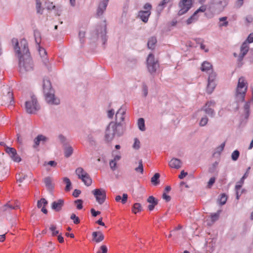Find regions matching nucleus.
<instances>
[{
  "label": "nucleus",
  "mask_w": 253,
  "mask_h": 253,
  "mask_svg": "<svg viewBox=\"0 0 253 253\" xmlns=\"http://www.w3.org/2000/svg\"><path fill=\"white\" fill-rule=\"evenodd\" d=\"M108 249L105 245H101L100 250L97 251L96 253H107Z\"/></svg>",
  "instance_id": "4d7b16f0"
},
{
  "label": "nucleus",
  "mask_w": 253,
  "mask_h": 253,
  "mask_svg": "<svg viewBox=\"0 0 253 253\" xmlns=\"http://www.w3.org/2000/svg\"><path fill=\"white\" fill-rule=\"evenodd\" d=\"M196 13H194L186 21L187 25L191 24V23L195 22L197 20Z\"/></svg>",
  "instance_id": "37998d69"
},
{
  "label": "nucleus",
  "mask_w": 253,
  "mask_h": 253,
  "mask_svg": "<svg viewBox=\"0 0 253 253\" xmlns=\"http://www.w3.org/2000/svg\"><path fill=\"white\" fill-rule=\"evenodd\" d=\"M18 68L19 71L21 74H24L27 72H31L34 70V65L31 55L25 54V56L21 55L18 52Z\"/></svg>",
  "instance_id": "f03ea898"
},
{
  "label": "nucleus",
  "mask_w": 253,
  "mask_h": 253,
  "mask_svg": "<svg viewBox=\"0 0 253 253\" xmlns=\"http://www.w3.org/2000/svg\"><path fill=\"white\" fill-rule=\"evenodd\" d=\"M212 67L211 64L208 62L205 61L203 63L201 69L202 71H210Z\"/></svg>",
  "instance_id": "c9c22d12"
},
{
  "label": "nucleus",
  "mask_w": 253,
  "mask_h": 253,
  "mask_svg": "<svg viewBox=\"0 0 253 253\" xmlns=\"http://www.w3.org/2000/svg\"><path fill=\"white\" fill-rule=\"evenodd\" d=\"M85 32L84 31H80L79 33V38L81 43H83L84 42L83 39L85 37Z\"/></svg>",
  "instance_id": "bf43d9fd"
},
{
  "label": "nucleus",
  "mask_w": 253,
  "mask_h": 253,
  "mask_svg": "<svg viewBox=\"0 0 253 253\" xmlns=\"http://www.w3.org/2000/svg\"><path fill=\"white\" fill-rule=\"evenodd\" d=\"M220 212V211H218L217 213H214L211 214V219L212 222H214L218 219Z\"/></svg>",
  "instance_id": "864d4df0"
},
{
  "label": "nucleus",
  "mask_w": 253,
  "mask_h": 253,
  "mask_svg": "<svg viewBox=\"0 0 253 253\" xmlns=\"http://www.w3.org/2000/svg\"><path fill=\"white\" fill-rule=\"evenodd\" d=\"M97 202L102 205L105 202L106 198V191L103 189H95L92 191Z\"/></svg>",
  "instance_id": "9d476101"
},
{
  "label": "nucleus",
  "mask_w": 253,
  "mask_h": 253,
  "mask_svg": "<svg viewBox=\"0 0 253 253\" xmlns=\"http://www.w3.org/2000/svg\"><path fill=\"white\" fill-rule=\"evenodd\" d=\"M142 91L144 97H146L148 95V86L144 83H142Z\"/></svg>",
  "instance_id": "49530a36"
},
{
  "label": "nucleus",
  "mask_w": 253,
  "mask_h": 253,
  "mask_svg": "<svg viewBox=\"0 0 253 253\" xmlns=\"http://www.w3.org/2000/svg\"><path fill=\"white\" fill-rule=\"evenodd\" d=\"M250 101L246 102L245 103V104L244 107L245 118L246 119H248L250 115Z\"/></svg>",
  "instance_id": "473e14b6"
},
{
  "label": "nucleus",
  "mask_w": 253,
  "mask_h": 253,
  "mask_svg": "<svg viewBox=\"0 0 253 253\" xmlns=\"http://www.w3.org/2000/svg\"><path fill=\"white\" fill-rule=\"evenodd\" d=\"M134 141V142L132 146L133 148L136 150L139 149L140 145V141L137 138H135Z\"/></svg>",
  "instance_id": "09e8293b"
},
{
  "label": "nucleus",
  "mask_w": 253,
  "mask_h": 253,
  "mask_svg": "<svg viewBox=\"0 0 253 253\" xmlns=\"http://www.w3.org/2000/svg\"><path fill=\"white\" fill-rule=\"evenodd\" d=\"M5 151L13 161L15 162H19L21 161V159L20 157L18 156L16 149L14 148L6 146Z\"/></svg>",
  "instance_id": "4468645a"
},
{
  "label": "nucleus",
  "mask_w": 253,
  "mask_h": 253,
  "mask_svg": "<svg viewBox=\"0 0 253 253\" xmlns=\"http://www.w3.org/2000/svg\"><path fill=\"white\" fill-rule=\"evenodd\" d=\"M46 165H50L51 167L55 168L57 166V163L56 162H55L54 161H50L48 162L47 163L45 162L43 164V166H45Z\"/></svg>",
  "instance_id": "0e129e2a"
},
{
  "label": "nucleus",
  "mask_w": 253,
  "mask_h": 253,
  "mask_svg": "<svg viewBox=\"0 0 253 253\" xmlns=\"http://www.w3.org/2000/svg\"><path fill=\"white\" fill-rule=\"evenodd\" d=\"M81 180L87 186L91 185L92 183V179L88 173L85 174Z\"/></svg>",
  "instance_id": "cd10ccee"
},
{
  "label": "nucleus",
  "mask_w": 253,
  "mask_h": 253,
  "mask_svg": "<svg viewBox=\"0 0 253 253\" xmlns=\"http://www.w3.org/2000/svg\"><path fill=\"white\" fill-rule=\"evenodd\" d=\"M227 5L226 0H215L210 6V9L214 13H219L223 10Z\"/></svg>",
  "instance_id": "6e6552de"
},
{
  "label": "nucleus",
  "mask_w": 253,
  "mask_h": 253,
  "mask_svg": "<svg viewBox=\"0 0 253 253\" xmlns=\"http://www.w3.org/2000/svg\"><path fill=\"white\" fill-rule=\"evenodd\" d=\"M49 229L51 232L52 236H55L59 234V231L56 229V226L54 224L50 225Z\"/></svg>",
  "instance_id": "ea45409f"
},
{
  "label": "nucleus",
  "mask_w": 253,
  "mask_h": 253,
  "mask_svg": "<svg viewBox=\"0 0 253 253\" xmlns=\"http://www.w3.org/2000/svg\"><path fill=\"white\" fill-rule=\"evenodd\" d=\"M247 83L244 77H241L238 80L236 89L235 99L236 102H243L247 90Z\"/></svg>",
  "instance_id": "39448f33"
},
{
  "label": "nucleus",
  "mask_w": 253,
  "mask_h": 253,
  "mask_svg": "<svg viewBox=\"0 0 253 253\" xmlns=\"http://www.w3.org/2000/svg\"><path fill=\"white\" fill-rule=\"evenodd\" d=\"M181 161L177 158H172L169 162V166L173 169H178L181 167Z\"/></svg>",
  "instance_id": "412c9836"
},
{
  "label": "nucleus",
  "mask_w": 253,
  "mask_h": 253,
  "mask_svg": "<svg viewBox=\"0 0 253 253\" xmlns=\"http://www.w3.org/2000/svg\"><path fill=\"white\" fill-rule=\"evenodd\" d=\"M215 177H211L210 179V180L208 183V187L209 188H211L212 186V185L214 184V183L215 182Z\"/></svg>",
  "instance_id": "774afa93"
},
{
  "label": "nucleus",
  "mask_w": 253,
  "mask_h": 253,
  "mask_svg": "<svg viewBox=\"0 0 253 253\" xmlns=\"http://www.w3.org/2000/svg\"><path fill=\"white\" fill-rule=\"evenodd\" d=\"M216 86V84L214 82L212 81H209L207 85V91L209 94H211L213 91L215 87Z\"/></svg>",
  "instance_id": "c756f323"
},
{
  "label": "nucleus",
  "mask_w": 253,
  "mask_h": 253,
  "mask_svg": "<svg viewBox=\"0 0 253 253\" xmlns=\"http://www.w3.org/2000/svg\"><path fill=\"white\" fill-rule=\"evenodd\" d=\"M147 201L148 203H150V204H152L154 205H157L158 204V201L153 196H150L148 197V198L147 200Z\"/></svg>",
  "instance_id": "a19ab883"
},
{
  "label": "nucleus",
  "mask_w": 253,
  "mask_h": 253,
  "mask_svg": "<svg viewBox=\"0 0 253 253\" xmlns=\"http://www.w3.org/2000/svg\"><path fill=\"white\" fill-rule=\"evenodd\" d=\"M160 175L158 173H156L151 179V182L154 185H157L160 183L159 178Z\"/></svg>",
  "instance_id": "f704fd0d"
},
{
  "label": "nucleus",
  "mask_w": 253,
  "mask_h": 253,
  "mask_svg": "<svg viewBox=\"0 0 253 253\" xmlns=\"http://www.w3.org/2000/svg\"><path fill=\"white\" fill-rule=\"evenodd\" d=\"M38 45V50L39 54L42 58V61L44 65L46 67L47 70L49 71L51 70V66L50 65V64L48 62V59L47 57V53L44 48L41 47L39 45Z\"/></svg>",
  "instance_id": "ddd939ff"
},
{
  "label": "nucleus",
  "mask_w": 253,
  "mask_h": 253,
  "mask_svg": "<svg viewBox=\"0 0 253 253\" xmlns=\"http://www.w3.org/2000/svg\"><path fill=\"white\" fill-rule=\"evenodd\" d=\"M70 218L73 220L74 223L77 224L80 223V220L78 217H77L75 213H72L70 216Z\"/></svg>",
  "instance_id": "603ef678"
},
{
  "label": "nucleus",
  "mask_w": 253,
  "mask_h": 253,
  "mask_svg": "<svg viewBox=\"0 0 253 253\" xmlns=\"http://www.w3.org/2000/svg\"><path fill=\"white\" fill-rule=\"evenodd\" d=\"M75 173L77 175L78 178L80 179H82L84 175L87 173L81 167L78 168L75 170Z\"/></svg>",
  "instance_id": "bb28decb"
},
{
  "label": "nucleus",
  "mask_w": 253,
  "mask_h": 253,
  "mask_svg": "<svg viewBox=\"0 0 253 253\" xmlns=\"http://www.w3.org/2000/svg\"><path fill=\"white\" fill-rule=\"evenodd\" d=\"M227 198L226 195L225 194H222L221 195V197L220 199L219 200L220 204L221 205H224L227 201Z\"/></svg>",
  "instance_id": "de8ad7c7"
},
{
  "label": "nucleus",
  "mask_w": 253,
  "mask_h": 253,
  "mask_svg": "<svg viewBox=\"0 0 253 253\" xmlns=\"http://www.w3.org/2000/svg\"><path fill=\"white\" fill-rule=\"evenodd\" d=\"M64 156L66 158L70 157L73 153V149L72 147L68 144L63 146Z\"/></svg>",
  "instance_id": "393cba45"
},
{
  "label": "nucleus",
  "mask_w": 253,
  "mask_h": 253,
  "mask_svg": "<svg viewBox=\"0 0 253 253\" xmlns=\"http://www.w3.org/2000/svg\"><path fill=\"white\" fill-rule=\"evenodd\" d=\"M110 167L112 170H115L116 169V162L112 160L109 163Z\"/></svg>",
  "instance_id": "e2e57ef3"
},
{
  "label": "nucleus",
  "mask_w": 253,
  "mask_h": 253,
  "mask_svg": "<svg viewBox=\"0 0 253 253\" xmlns=\"http://www.w3.org/2000/svg\"><path fill=\"white\" fill-rule=\"evenodd\" d=\"M27 174H22V175L20 176V174H19L18 177H17V181L19 182H22L25 179L28 177Z\"/></svg>",
  "instance_id": "680f3d73"
},
{
  "label": "nucleus",
  "mask_w": 253,
  "mask_h": 253,
  "mask_svg": "<svg viewBox=\"0 0 253 253\" xmlns=\"http://www.w3.org/2000/svg\"><path fill=\"white\" fill-rule=\"evenodd\" d=\"M137 126L140 130L142 131L145 130V121L143 118H139L138 120Z\"/></svg>",
  "instance_id": "7c9ffc66"
},
{
  "label": "nucleus",
  "mask_w": 253,
  "mask_h": 253,
  "mask_svg": "<svg viewBox=\"0 0 253 253\" xmlns=\"http://www.w3.org/2000/svg\"><path fill=\"white\" fill-rule=\"evenodd\" d=\"M109 0H103L99 4L97 10V15L98 16L102 15L106 9Z\"/></svg>",
  "instance_id": "6ab92c4d"
},
{
  "label": "nucleus",
  "mask_w": 253,
  "mask_h": 253,
  "mask_svg": "<svg viewBox=\"0 0 253 253\" xmlns=\"http://www.w3.org/2000/svg\"><path fill=\"white\" fill-rule=\"evenodd\" d=\"M192 4V0H181L178 4L180 9L178 15L181 16L186 13L191 7Z\"/></svg>",
  "instance_id": "9b49d317"
},
{
  "label": "nucleus",
  "mask_w": 253,
  "mask_h": 253,
  "mask_svg": "<svg viewBox=\"0 0 253 253\" xmlns=\"http://www.w3.org/2000/svg\"><path fill=\"white\" fill-rule=\"evenodd\" d=\"M225 143L223 142L221 145L216 148L215 153H218V154H220L221 152L223 150L224 148L225 147Z\"/></svg>",
  "instance_id": "13d9d810"
},
{
  "label": "nucleus",
  "mask_w": 253,
  "mask_h": 253,
  "mask_svg": "<svg viewBox=\"0 0 253 253\" xmlns=\"http://www.w3.org/2000/svg\"><path fill=\"white\" fill-rule=\"evenodd\" d=\"M251 169V168L250 167H249L247 169V171L246 172H245V173L244 174V175L242 176V177L241 178V180H240V182L241 183H243L244 182V180L248 176V175H249V170L250 169Z\"/></svg>",
  "instance_id": "69168bd1"
},
{
  "label": "nucleus",
  "mask_w": 253,
  "mask_h": 253,
  "mask_svg": "<svg viewBox=\"0 0 253 253\" xmlns=\"http://www.w3.org/2000/svg\"><path fill=\"white\" fill-rule=\"evenodd\" d=\"M209 119L207 116H204L203 117L199 123V125L200 126H205L208 123Z\"/></svg>",
  "instance_id": "58836bf2"
},
{
  "label": "nucleus",
  "mask_w": 253,
  "mask_h": 253,
  "mask_svg": "<svg viewBox=\"0 0 253 253\" xmlns=\"http://www.w3.org/2000/svg\"><path fill=\"white\" fill-rule=\"evenodd\" d=\"M11 42L17 58H19L18 52L20 53L21 55L23 56H25L26 53L28 54V55H31L28 42L25 39H22L20 42H19L17 39L13 38L11 40Z\"/></svg>",
  "instance_id": "20e7f679"
},
{
  "label": "nucleus",
  "mask_w": 253,
  "mask_h": 253,
  "mask_svg": "<svg viewBox=\"0 0 253 253\" xmlns=\"http://www.w3.org/2000/svg\"><path fill=\"white\" fill-rule=\"evenodd\" d=\"M83 200L81 199H78L75 201V203L77 205V208L78 210H81L83 208Z\"/></svg>",
  "instance_id": "6e6d98bb"
},
{
  "label": "nucleus",
  "mask_w": 253,
  "mask_h": 253,
  "mask_svg": "<svg viewBox=\"0 0 253 253\" xmlns=\"http://www.w3.org/2000/svg\"><path fill=\"white\" fill-rule=\"evenodd\" d=\"M42 87L43 92L47 103L51 105L59 104L60 100L55 97L54 90L52 87L51 84L49 80L47 79L43 80Z\"/></svg>",
  "instance_id": "7ed1b4c3"
},
{
  "label": "nucleus",
  "mask_w": 253,
  "mask_h": 253,
  "mask_svg": "<svg viewBox=\"0 0 253 253\" xmlns=\"http://www.w3.org/2000/svg\"><path fill=\"white\" fill-rule=\"evenodd\" d=\"M92 241L96 243L102 242L104 239V236L101 231H94L92 233Z\"/></svg>",
  "instance_id": "a211bd4d"
},
{
  "label": "nucleus",
  "mask_w": 253,
  "mask_h": 253,
  "mask_svg": "<svg viewBox=\"0 0 253 253\" xmlns=\"http://www.w3.org/2000/svg\"><path fill=\"white\" fill-rule=\"evenodd\" d=\"M215 105V101L211 100L207 102L200 110L203 111L205 114L208 115L210 117L213 118L215 115V111L214 110Z\"/></svg>",
  "instance_id": "1a4fd4ad"
},
{
  "label": "nucleus",
  "mask_w": 253,
  "mask_h": 253,
  "mask_svg": "<svg viewBox=\"0 0 253 253\" xmlns=\"http://www.w3.org/2000/svg\"><path fill=\"white\" fill-rule=\"evenodd\" d=\"M147 67L148 72L153 75L159 67V64L157 60H156L154 55L150 53L148 55L147 59Z\"/></svg>",
  "instance_id": "0eeeda50"
},
{
  "label": "nucleus",
  "mask_w": 253,
  "mask_h": 253,
  "mask_svg": "<svg viewBox=\"0 0 253 253\" xmlns=\"http://www.w3.org/2000/svg\"><path fill=\"white\" fill-rule=\"evenodd\" d=\"M64 201L63 199H60L53 202L51 204V209L56 211L59 212L61 211L64 206Z\"/></svg>",
  "instance_id": "dca6fc26"
},
{
  "label": "nucleus",
  "mask_w": 253,
  "mask_h": 253,
  "mask_svg": "<svg viewBox=\"0 0 253 253\" xmlns=\"http://www.w3.org/2000/svg\"><path fill=\"white\" fill-rule=\"evenodd\" d=\"M157 42V39L154 37H151L148 42L147 45L149 49H153L155 48V44Z\"/></svg>",
  "instance_id": "c85d7f7f"
},
{
  "label": "nucleus",
  "mask_w": 253,
  "mask_h": 253,
  "mask_svg": "<svg viewBox=\"0 0 253 253\" xmlns=\"http://www.w3.org/2000/svg\"><path fill=\"white\" fill-rule=\"evenodd\" d=\"M2 100L5 104L9 103V105H12L13 103V96L12 92L9 91L6 95L2 97Z\"/></svg>",
  "instance_id": "4be33fe9"
},
{
  "label": "nucleus",
  "mask_w": 253,
  "mask_h": 253,
  "mask_svg": "<svg viewBox=\"0 0 253 253\" xmlns=\"http://www.w3.org/2000/svg\"><path fill=\"white\" fill-rule=\"evenodd\" d=\"M136 172H139L141 173L143 172V166L142 160H139L138 161V166L134 169Z\"/></svg>",
  "instance_id": "79ce46f5"
},
{
  "label": "nucleus",
  "mask_w": 253,
  "mask_h": 253,
  "mask_svg": "<svg viewBox=\"0 0 253 253\" xmlns=\"http://www.w3.org/2000/svg\"><path fill=\"white\" fill-rule=\"evenodd\" d=\"M125 113L124 108L119 109L116 113L115 121L111 122L107 126L105 132V139L107 142H111L115 136L120 137L124 133L123 122L124 121Z\"/></svg>",
  "instance_id": "f257e3e1"
},
{
  "label": "nucleus",
  "mask_w": 253,
  "mask_h": 253,
  "mask_svg": "<svg viewBox=\"0 0 253 253\" xmlns=\"http://www.w3.org/2000/svg\"><path fill=\"white\" fill-rule=\"evenodd\" d=\"M106 29V25L98 26L96 27L95 31L94 32L96 38L98 39L100 38L104 44L107 41Z\"/></svg>",
  "instance_id": "f8f14e48"
},
{
  "label": "nucleus",
  "mask_w": 253,
  "mask_h": 253,
  "mask_svg": "<svg viewBox=\"0 0 253 253\" xmlns=\"http://www.w3.org/2000/svg\"><path fill=\"white\" fill-rule=\"evenodd\" d=\"M150 14L151 12L149 10L140 11L139 12L138 16L143 22L146 23Z\"/></svg>",
  "instance_id": "5701e85b"
},
{
  "label": "nucleus",
  "mask_w": 253,
  "mask_h": 253,
  "mask_svg": "<svg viewBox=\"0 0 253 253\" xmlns=\"http://www.w3.org/2000/svg\"><path fill=\"white\" fill-rule=\"evenodd\" d=\"M227 17H222L219 18L220 21H224V23L222 24H220L219 26H227L228 25V22L226 21Z\"/></svg>",
  "instance_id": "052dcab7"
},
{
  "label": "nucleus",
  "mask_w": 253,
  "mask_h": 253,
  "mask_svg": "<svg viewBox=\"0 0 253 253\" xmlns=\"http://www.w3.org/2000/svg\"><path fill=\"white\" fill-rule=\"evenodd\" d=\"M127 197H128V196H127V194L124 193L123 194L122 198L121 197V196L118 195L116 197L115 200L116 202H120L121 200L122 203L123 204H125L127 201Z\"/></svg>",
  "instance_id": "2f4dec72"
},
{
  "label": "nucleus",
  "mask_w": 253,
  "mask_h": 253,
  "mask_svg": "<svg viewBox=\"0 0 253 253\" xmlns=\"http://www.w3.org/2000/svg\"><path fill=\"white\" fill-rule=\"evenodd\" d=\"M170 1V0H163L157 7L156 10L158 13L160 14L166 6V4Z\"/></svg>",
  "instance_id": "a878e982"
},
{
  "label": "nucleus",
  "mask_w": 253,
  "mask_h": 253,
  "mask_svg": "<svg viewBox=\"0 0 253 253\" xmlns=\"http://www.w3.org/2000/svg\"><path fill=\"white\" fill-rule=\"evenodd\" d=\"M249 47L248 45V43L247 42H243V43L242 44L241 48H240V51L241 53L240 54V55L238 57V60L240 62L244 58V56L247 52L249 51Z\"/></svg>",
  "instance_id": "f3484780"
},
{
  "label": "nucleus",
  "mask_w": 253,
  "mask_h": 253,
  "mask_svg": "<svg viewBox=\"0 0 253 253\" xmlns=\"http://www.w3.org/2000/svg\"><path fill=\"white\" fill-rule=\"evenodd\" d=\"M6 206H8L9 211L13 209H18L19 208V206L17 204L12 205L10 204L9 202L6 203Z\"/></svg>",
  "instance_id": "3c124183"
},
{
  "label": "nucleus",
  "mask_w": 253,
  "mask_h": 253,
  "mask_svg": "<svg viewBox=\"0 0 253 253\" xmlns=\"http://www.w3.org/2000/svg\"><path fill=\"white\" fill-rule=\"evenodd\" d=\"M218 165V163L217 162H215L212 165V166L209 169V172L210 173H213L215 171L217 166Z\"/></svg>",
  "instance_id": "8fccbe9b"
},
{
  "label": "nucleus",
  "mask_w": 253,
  "mask_h": 253,
  "mask_svg": "<svg viewBox=\"0 0 253 253\" xmlns=\"http://www.w3.org/2000/svg\"><path fill=\"white\" fill-rule=\"evenodd\" d=\"M240 156V152L238 150H236L233 151L231 154V159L233 161H236L239 158Z\"/></svg>",
  "instance_id": "c03bdc74"
},
{
  "label": "nucleus",
  "mask_w": 253,
  "mask_h": 253,
  "mask_svg": "<svg viewBox=\"0 0 253 253\" xmlns=\"http://www.w3.org/2000/svg\"><path fill=\"white\" fill-rule=\"evenodd\" d=\"M40 109V106L36 96L34 95L31 96V100L25 102V109L28 114H35Z\"/></svg>",
  "instance_id": "423d86ee"
},
{
  "label": "nucleus",
  "mask_w": 253,
  "mask_h": 253,
  "mask_svg": "<svg viewBox=\"0 0 253 253\" xmlns=\"http://www.w3.org/2000/svg\"><path fill=\"white\" fill-rule=\"evenodd\" d=\"M58 138L61 143L63 144V146L68 144L66 138L62 134L59 135Z\"/></svg>",
  "instance_id": "5fc2aeb1"
},
{
  "label": "nucleus",
  "mask_w": 253,
  "mask_h": 253,
  "mask_svg": "<svg viewBox=\"0 0 253 253\" xmlns=\"http://www.w3.org/2000/svg\"><path fill=\"white\" fill-rule=\"evenodd\" d=\"M63 181L66 184V187L65 188V190L66 192H68V191H70V190L71 189L72 183H71L69 178L65 177L63 178Z\"/></svg>",
  "instance_id": "e433bc0d"
},
{
  "label": "nucleus",
  "mask_w": 253,
  "mask_h": 253,
  "mask_svg": "<svg viewBox=\"0 0 253 253\" xmlns=\"http://www.w3.org/2000/svg\"><path fill=\"white\" fill-rule=\"evenodd\" d=\"M215 77H216L215 73H213V72H211L209 76L208 81L214 82Z\"/></svg>",
  "instance_id": "338daca9"
},
{
  "label": "nucleus",
  "mask_w": 253,
  "mask_h": 253,
  "mask_svg": "<svg viewBox=\"0 0 253 253\" xmlns=\"http://www.w3.org/2000/svg\"><path fill=\"white\" fill-rule=\"evenodd\" d=\"M41 2L40 0H36V9L38 13L42 14L43 9L41 7Z\"/></svg>",
  "instance_id": "a18cd8bd"
},
{
  "label": "nucleus",
  "mask_w": 253,
  "mask_h": 253,
  "mask_svg": "<svg viewBox=\"0 0 253 253\" xmlns=\"http://www.w3.org/2000/svg\"><path fill=\"white\" fill-rule=\"evenodd\" d=\"M44 183L46 187L49 191H52L54 188L53 184L52 182V179L50 177L47 176L43 179Z\"/></svg>",
  "instance_id": "b1692460"
},
{
  "label": "nucleus",
  "mask_w": 253,
  "mask_h": 253,
  "mask_svg": "<svg viewBox=\"0 0 253 253\" xmlns=\"http://www.w3.org/2000/svg\"><path fill=\"white\" fill-rule=\"evenodd\" d=\"M142 210V208L140 203H135L132 207V211L134 213L136 214L137 212L141 211Z\"/></svg>",
  "instance_id": "4c0bfd02"
},
{
  "label": "nucleus",
  "mask_w": 253,
  "mask_h": 253,
  "mask_svg": "<svg viewBox=\"0 0 253 253\" xmlns=\"http://www.w3.org/2000/svg\"><path fill=\"white\" fill-rule=\"evenodd\" d=\"M35 42L37 45H39L41 41V35L39 31L35 30L34 32Z\"/></svg>",
  "instance_id": "72a5a7b5"
},
{
  "label": "nucleus",
  "mask_w": 253,
  "mask_h": 253,
  "mask_svg": "<svg viewBox=\"0 0 253 253\" xmlns=\"http://www.w3.org/2000/svg\"><path fill=\"white\" fill-rule=\"evenodd\" d=\"M49 138L48 137L42 135V134H39L34 139V145L33 147L36 148L38 147L41 142L42 144L44 145L46 142L48 141Z\"/></svg>",
  "instance_id": "2eb2a0df"
},
{
  "label": "nucleus",
  "mask_w": 253,
  "mask_h": 253,
  "mask_svg": "<svg viewBox=\"0 0 253 253\" xmlns=\"http://www.w3.org/2000/svg\"><path fill=\"white\" fill-rule=\"evenodd\" d=\"M48 202L45 198H42L40 200H39L37 202V207L39 209H41V211L44 214L47 213V210L45 209V207L47 206Z\"/></svg>",
  "instance_id": "aec40b11"
}]
</instances>
